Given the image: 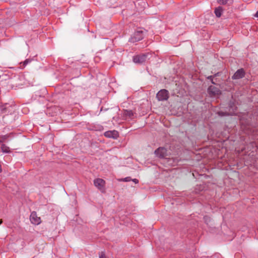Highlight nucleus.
<instances>
[{
    "label": "nucleus",
    "instance_id": "obj_9",
    "mask_svg": "<svg viewBox=\"0 0 258 258\" xmlns=\"http://www.w3.org/2000/svg\"><path fill=\"white\" fill-rule=\"evenodd\" d=\"M105 183V181L101 178H96L94 180V185L100 190L103 189Z\"/></svg>",
    "mask_w": 258,
    "mask_h": 258
},
{
    "label": "nucleus",
    "instance_id": "obj_13",
    "mask_svg": "<svg viewBox=\"0 0 258 258\" xmlns=\"http://www.w3.org/2000/svg\"><path fill=\"white\" fill-rule=\"evenodd\" d=\"M217 114L220 116H229V115H232V114H231V113H229L227 112H224V111H219L217 112Z\"/></svg>",
    "mask_w": 258,
    "mask_h": 258
},
{
    "label": "nucleus",
    "instance_id": "obj_26",
    "mask_svg": "<svg viewBox=\"0 0 258 258\" xmlns=\"http://www.w3.org/2000/svg\"><path fill=\"white\" fill-rule=\"evenodd\" d=\"M2 171V166L1 165H0V172Z\"/></svg>",
    "mask_w": 258,
    "mask_h": 258
},
{
    "label": "nucleus",
    "instance_id": "obj_21",
    "mask_svg": "<svg viewBox=\"0 0 258 258\" xmlns=\"http://www.w3.org/2000/svg\"><path fill=\"white\" fill-rule=\"evenodd\" d=\"M204 219L205 220V222H208V220H209V218L208 217H204Z\"/></svg>",
    "mask_w": 258,
    "mask_h": 258
},
{
    "label": "nucleus",
    "instance_id": "obj_12",
    "mask_svg": "<svg viewBox=\"0 0 258 258\" xmlns=\"http://www.w3.org/2000/svg\"><path fill=\"white\" fill-rule=\"evenodd\" d=\"M1 149L3 153H9L11 152L10 148L4 144L1 145Z\"/></svg>",
    "mask_w": 258,
    "mask_h": 258
},
{
    "label": "nucleus",
    "instance_id": "obj_19",
    "mask_svg": "<svg viewBox=\"0 0 258 258\" xmlns=\"http://www.w3.org/2000/svg\"><path fill=\"white\" fill-rule=\"evenodd\" d=\"M130 180V177H125V178H124L123 179V181H128Z\"/></svg>",
    "mask_w": 258,
    "mask_h": 258
},
{
    "label": "nucleus",
    "instance_id": "obj_17",
    "mask_svg": "<svg viewBox=\"0 0 258 258\" xmlns=\"http://www.w3.org/2000/svg\"><path fill=\"white\" fill-rule=\"evenodd\" d=\"M99 258H106V256H105V253L104 252L102 251L99 254Z\"/></svg>",
    "mask_w": 258,
    "mask_h": 258
},
{
    "label": "nucleus",
    "instance_id": "obj_14",
    "mask_svg": "<svg viewBox=\"0 0 258 258\" xmlns=\"http://www.w3.org/2000/svg\"><path fill=\"white\" fill-rule=\"evenodd\" d=\"M33 59L32 58H28L26 59L25 61L23 62V66L25 67L28 63L31 62L32 61Z\"/></svg>",
    "mask_w": 258,
    "mask_h": 258
},
{
    "label": "nucleus",
    "instance_id": "obj_23",
    "mask_svg": "<svg viewBox=\"0 0 258 258\" xmlns=\"http://www.w3.org/2000/svg\"><path fill=\"white\" fill-rule=\"evenodd\" d=\"M219 73L215 74L213 76L214 77L219 76Z\"/></svg>",
    "mask_w": 258,
    "mask_h": 258
},
{
    "label": "nucleus",
    "instance_id": "obj_22",
    "mask_svg": "<svg viewBox=\"0 0 258 258\" xmlns=\"http://www.w3.org/2000/svg\"><path fill=\"white\" fill-rule=\"evenodd\" d=\"M255 17L258 18V11L256 12L255 14L254 15Z\"/></svg>",
    "mask_w": 258,
    "mask_h": 258
},
{
    "label": "nucleus",
    "instance_id": "obj_8",
    "mask_svg": "<svg viewBox=\"0 0 258 258\" xmlns=\"http://www.w3.org/2000/svg\"><path fill=\"white\" fill-rule=\"evenodd\" d=\"M104 135L105 137L107 138L115 139H117L119 137L118 132L115 130L106 131L104 133Z\"/></svg>",
    "mask_w": 258,
    "mask_h": 258
},
{
    "label": "nucleus",
    "instance_id": "obj_3",
    "mask_svg": "<svg viewBox=\"0 0 258 258\" xmlns=\"http://www.w3.org/2000/svg\"><path fill=\"white\" fill-rule=\"evenodd\" d=\"M156 98L159 101L167 100L169 98V92L166 89H162L156 94Z\"/></svg>",
    "mask_w": 258,
    "mask_h": 258
},
{
    "label": "nucleus",
    "instance_id": "obj_6",
    "mask_svg": "<svg viewBox=\"0 0 258 258\" xmlns=\"http://www.w3.org/2000/svg\"><path fill=\"white\" fill-rule=\"evenodd\" d=\"M208 93L211 96H215L221 94V91L218 88L210 86L208 88Z\"/></svg>",
    "mask_w": 258,
    "mask_h": 258
},
{
    "label": "nucleus",
    "instance_id": "obj_2",
    "mask_svg": "<svg viewBox=\"0 0 258 258\" xmlns=\"http://www.w3.org/2000/svg\"><path fill=\"white\" fill-rule=\"evenodd\" d=\"M144 37V31L143 30H138L136 31L134 35L130 39V42L135 43L142 40Z\"/></svg>",
    "mask_w": 258,
    "mask_h": 258
},
{
    "label": "nucleus",
    "instance_id": "obj_15",
    "mask_svg": "<svg viewBox=\"0 0 258 258\" xmlns=\"http://www.w3.org/2000/svg\"><path fill=\"white\" fill-rule=\"evenodd\" d=\"M11 135H12V134H10L9 135H6L2 136L1 137V139H2V141H1V142H4L8 138L10 137Z\"/></svg>",
    "mask_w": 258,
    "mask_h": 258
},
{
    "label": "nucleus",
    "instance_id": "obj_4",
    "mask_svg": "<svg viewBox=\"0 0 258 258\" xmlns=\"http://www.w3.org/2000/svg\"><path fill=\"white\" fill-rule=\"evenodd\" d=\"M154 153L159 158H164L167 156V150L164 147H159Z\"/></svg>",
    "mask_w": 258,
    "mask_h": 258
},
{
    "label": "nucleus",
    "instance_id": "obj_1",
    "mask_svg": "<svg viewBox=\"0 0 258 258\" xmlns=\"http://www.w3.org/2000/svg\"><path fill=\"white\" fill-rule=\"evenodd\" d=\"M150 55L149 53H145L135 55L133 57V62L137 64H142L146 61Z\"/></svg>",
    "mask_w": 258,
    "mask_h": 258
},
{
    "label": "nucleus",
    "instance_id": "obj_20",
    "mask_svg": "<svg viewBox=\"0 0 258 258\" xmlns=\"http://www.w3.org/2000/svg\"><path fill=\"white\" fill-rule=\"evenodd\" d=\"M133 181L135 183H138V182H139V180H138L137 179H136V178H135V179H133Z\"/></svg>",
    "mask_w": 258,
    "mask_h": 258
},
{
    "label": "nucleus",
    "instance_id": "obj_16",
    "mask_svg": "<svg viewBox=\"0 0 258 258\" xmlns=\"http://www.w3.org/2000/svg\"><path fill=\"white\" fill-rule=\"evenodd\" d=\"M218 3L220 5H226L227 3L228 0H217Z\"/></svg>",
    "mask_w": 258,
    "mask_h": 258
},
{
    "label": "nucleus",
    "instance_id": "obj_25",
    "mask_svg": "<svg viewBox=\"0 0 258 258\" xmlns=\"http://www.w3.org/2000/svg\"><path fill=\"white\" fill-rule=\"evenodd\" d=\"M3 223V220L2 219H0V225H1Z\"/></svg>",
    "mask_w": 258,
    "mask_h": 258
},
{
    "label": "nucleus",
    "instance_id": "obj_7",
    "mask_svg": "<svg viewBox=\"0 0 258 258\" xmlns=\"http://www.w3.org/2000/svg\"><path fill=\"white\" fill-rule=\"evenodd\" d=\"M245 71L243 69H238L232 76L233 80H238L243 78L245 76Z\"/></svg>",
    "mask_w": 258,
    "mask_h": 258
},
{
    "label": "nucleus",
    "instance_id": "obj_5",
    "mask_svg": "<svg viewBox=\"0 0 258 258\" xmlns=\"http://www.w3.org/2000/svg\"><path fill=\"white\" fill-rule=\"evenodd\" d=\"M30 220L31 223L34 225H38L41 222V218L37 216L35 211L32 212L30 216Z\"/></svg>",
    "mask_w": 258,
    "mask_h": 258
},
{
    "label": "nucleus",
    "instance_id": "obj_18",
    "mask_svg": "<svg viewBox=\"0 0 258 258\" xmlns=\"http://www.w3.org/2000/svg\"><path fill=\"white\" fill-rule=\"evenodd\" d=\"M213 78H214V76H209L207 77V79L210 81H211L212 79H213Z\"/></svg>",
    "mask_w": 258,
    "mask_h": 258
},
{
    "label": "nucleus",
    "instance_id": "obj_10",
    "mask_svg": "<svg viewBox=\"0 0 258 258\" xmlns=\"http://www.w3.org/2000/svg\"><path fill=\"white\" fill-rule=\"evenodd\" d=\"M223 8L221 7H218L215 9L214 13L217 17L220 18L223 12Z\"/></svg>",
    "mask_w": 258,
    "mask_h": 258
},
{
    "label": "nucleus",
    "instance_id": "obj_24",
    "mask_svg": "<svg viewBox=\"0 0 258 258\" xmlns=\"http://www.w3.org/2000/svg\"><path fill=\"white\" fill-rule=\"evenodd\" d=\"M211 81L213 84H216V83L214 81L213 79H212Z\"/></svg>",
    "mask_w": 258,
    "mask_h": 258
},
{
    "label": "nucleus",
    "instance_id": "obj_11",
    "mask_svg": "<svg viewBox=\"0 0 258 258\" xmlns=\"http://www.w3.org/2000/svg\"><path fill=\"white\" fill-rule=\"evenodd\" d=\"M123 115L124 116L128 117L130 118H133L134 116V113L131 110H124Z\"/></svg>",
    "mask_w": 258,
    "mask_h": 258
}]
</instances>
